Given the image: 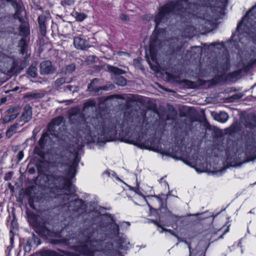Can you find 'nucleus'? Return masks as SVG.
<instances>
[{
  "instance_id": "f257e3e1",
  "label": "nucleus",
  "mask_w": 256,
  "mask_h": 256,
  "mask_svg": "<svg viewBox=\"0 0 256 256\" xmlns=\"http://www.w3.org/2000/svg\"><path fill=\"white\" fill-rule=\"evenodd\" d=\"M194 4H188V0H178L176 3L170 2L160 8L154 18L156 28L162 24L166 23L174 14L184 16L196 13Z\"/></svg>"
},
{
  "instance_id": "f03ea898",
  "label": "nucleus",
  "mask_w": 256,
  "mask_h": 256,
  "mask_svg": "<svg viewBox=\"0 0 256 256\" xmlns=\"http://www.w3.org/2000/svg\"><path fill=\"white\" fill-rule=\"evenodd\" d=\"M47 180L49 184H53L54 186L60 190H65L69 192L74 191V187L68 178L60 176L48 174Z\"/></svg>"
},
{
  "instance_id": "7ed1b4c3",
  "label": "nucleus",
  "mask_w": 256,
  "mask_h": 256,
  "mask_svg": "<svg viewBox=\"0 0 256 256\" xmlns=\"http://www.w3.org/2000/svg\"><path fill=\"white\" fill-rule=\"evenodd\" d=\"M251 20V18L246 15L243 20L238 25L237 30L241 33L249 34L250 32H253L252 30H255L256 28V24L255 22L252 23Z\"/></svg>"
},
{
  "instance_id": "20e7f679",
  "label": "nucleus",
  "mask_w": 256,
  "mask_h": 256,
  "mask_svg": "<svg viewBox=\"0 0 256 256\" xmlns=\"http://www.w3.org/2000/svg\"><path fill=\"white\" fill-rule=\"evenodd\" d=\"M108 70L112 72L115 76L112 77L114 82L120 86H124L126 84V80L120 75L125 74L124 70L112 66H107Z\"/></svg>"
},
{
  "instance_id": "39448f33",
  "label": "nucleus",
  "mask_w": 256,
  "mask_h": 256,
  "mask_svg": "<svg viewBox=\"0 0 256 256\" xmlns=\"http://www.w3.org/2000/svg\"><path fill=\"white\" fill-rule=\"evenodd\" d=\"M64 118L58 116L54 118L48 126V130L50 134L57 138H60L61 135V128L60 126L63 122Z\"/></svg>"
},
{
  "instance_id": "423d86ee",
  "label": "nucleus",
  "mask_w": 256,
  "mask_h": 256,
  "mask_svg": "<svg viewBox=\"0 0 256 256\" xmlns=\"http://www.w3.org/2000/svg\"><path fill=\"white\" fill-rule=\"evenodd\" d=\"M200 11L202 12V15L198 16L200 18L206 20L208 22H212V20L216 18V13L218 12V10H216V8H212V6H207L206 8L202 6L200 8Z\"/></svg>"
},
{
  "instance_id": "0eeeda50",
  "label": "nucleus",
  "mask_w": 256,
  "mask_h": 256,
  "mask_svg": "<svg viewBox=\"0 0 256 256\" xmlns=\"http://www.w3.org/2000/svg\"><path fill=\"white\" fill-rule=\"evenodd\" d=\"M82 128L85 127V129L84 130V136H80L78 140L80 144H78V147L84 146V144L88 142L93 136H96V134L91 130V128L90 125L86 124H82Z\"/></svg>"
},
{
  "instance_id": "6e6552de",
  "label": "nucleus",
  "mask_w": 256,
  "mask_h": 256,
  "mask_svg": "<svg viewBox=\"0 0 256 256\" xmlns=\"http://www.w3.org/2000/svg\"><path fill=\"white\" fill-rule=\"evenodd\" d=\"M56 70V68L50 60H45L40 63V72L41 75H48L54 74Z\"/></svg>"
},
{
  "instance_id": "1a4fd4ad",
  "label": "nucleus",
  "mask_w": 256,
  "mask_h": 256,
  "mask_svg": "<svg viewBox=\"0 0 256 256\" xmlns=\"http://www.w3.org/2000/svg\"><path fill=\"white\" fill-rule=\"evenodd\" d=\"M80 248L82 250V254L88 256H94L96 251L98 250L96 248L94 243L93 242L92 244L90 242H88L86 244L82 245Z\"/></svg>"
},
{
  "instance_id": "9d476101",
  "label": "nucleus",
  "mask_w": 256,
  "mask_h": 256,
  "mask_svg": "<svg viewBox=\"0 0 256 256\" xmlns=\"http://www.w3.org/2000/svg\"><path fill=\"white\" fill-rule=\"evenodd\" d=\"M7 114L3 118V122L4 124L8 123L14 120L19 114V109L17 108H9L6 111Z\"/></svg>"
},
{
  "instance_id": "9b49d317",
  "label": "nucleus",
  "mask_w": 256,
  "mask_h": 256,
  "mask_svg": "<svg viewBox=\"0 0 256 256\" xmlns=\"http://www.w3.org/2000/svg\"><path fill=\"white\" fill-rule=\"evenodd\" d=\"M70 118L72 122H80V120H82L83 118L80 113V110L78 108H72L70 112Z\"/></svg>"
},
{
  "instance_id": "f8f14e48",
  "label": "nucleus",
  "mask_w": 256,
  "mask_h": 256,
  "mask_svg": "<svg viewBox=\"0 0 256 256\" xmlns=\"http://www.w3.org/2000/svg\"><path fill=\"white\" fill-rule=\"evenodd\" d=\"M9 62H11L10 58L0 52V71L5 72L8 70Z\"/></svg>"
},
{
  "instance_id": "ddd939ff",
  "label": "nucleus",
  "mask_w": 256,
  "mask_h": 256,
  "mask_svg": "<svg viewBox=\"0 0 256 256\" xmlns=\"http://www.w3.org/2000/svg\"><path fill=\"white\" fill-rule=\"evenodd\" d=\"M32 117V108L28 104L25 106L23 112L20 116V120L25 122H28Z\"/></svg>"
},
{
  "instance_id": "4468645a",
  "label": "nucleus",
  "mask_w": 256,
  "mask_h": 256,
  "mask_svg": "<svg viewBox=\"0 0 256 256\" xmlns=\"http://www.w3.org/2000/svg\"><path fill=\"white\" fill-rule=\"evenodd\" d=\"M74 46L80 50H84L87 46L86 41L81 37H76L74 40Z\"/></svg>"
},
{
  "instance_id": "2eb2a0df",
  "label": "nucleus",
  "mask_w": 256,
  "mask_h": 256,
  "mask_svg": "<svg viewBox=\"0 0 256 256\" xmlns=\"http://www.w3.org/2000/svg\"><path fill=\"white\" fill-rule=\"evenodd\" d=\"M50 138L46 133L44 134L38 141V144L41 148H44V146L50 143Z\"/></svg>"
},
{
  "instance_id": "dca6fc26",
  "label": "nucleus",
  "mask_w": 256,
  "mask_h": 256,
  "mask_svg": "<svg viewBox=\"0 0 256 256\" xmlns=\"http://www.w3.org/2000/svg\"><path fill=\"white\" fill-rule=\"evenodd\" d=\"M214 118L216 120L224 123L228 120V116L226 112H222L219 114H216Z\"/></svg>"
},
{
  "instance_id": "f3484780",
  "label": "nucleus",
  "mask_w": 256,
  "mask_h": 256,
  "mask_svg": "<svg viewBox=\"0 0 256 256\" xmlns=\"http://www.w3.org/2000/svg\"><path fill=\"white\" fill-rule=\"evenodd\" d=\"M18 124H16L11 126L6 131V136L8 138H11L14 134H16L18 127Z\"/></svg>"
},
{
  "instance_id": "a211bd4d",
  "label": "nucleus",
  "mask_w": 256,
  "mask_h": 256,
  "mask_svg": "<svg viewBox=\"0 0 256 256\" xmlns=\"http://www.w3.org/2000/svg\"><path fill=\"white\" fill-rule=\"evenodd\" d=\"M27 72L32 78H35L37 76L36 64H32L28 69Z\"/></svg>"
},
{
  "instance_id": "6ab92c4d",
  "label": "nucleus",
  "mask_w": 256,
  "mask_h": 256,
  "mask_svg": "<svg viewBox=\"0 0 256 256\" xmlns=\"http://www.w3.org/2000/svg\"><path fill=\"white\" fill-rule=\"evenodd\" d=\"M180 242H184L186 244L188 245L190 252L189 256H200V254L196 250H192L190 244L188 243L187 242L182 240H180Z\"/></svg>"
},
{
  "instance_id": "aec40b11",
  "label": "nucleus",
  "mask_w": 256,
  "mask_h": 256,
  "mask_svg": "<svg viewBox=\"0 0 256 256\" xmlns=\"http://www.w3.org/2000/svg\"><path fill=\"white\" fill-rule=\"evenodd\" d=\"M95 105V102L93 100H88L87 102L84 103L83 106L84 111H86L89 108H92Z\"/></svg>"
},
{
  "instance_id": "412c9836",
  "label": "nucleus",
  "mask_w": 256,
  "mask_h": 256,
  "mask_svg": "<svg viewBox=\"0 0 256 256\" xmlns=\"http://www.w3.org/2000/svg\"><path fill=\"white\" fill-rule=\"evenodd\" d=\"M68 82L66 80V78H61L56 80L54 82V85L56 87H59L63 84Z\"/></svg>"
},
{
  "instance_id": "4be33fe9",
  "label": "nucleus",
  "mask_w": 256,
  "mask_h": 256,
  "mask_svg": "<svg viewBox=\"0 0 256 256\" xmlns=\"http://www.w3.org/2000/svg\"><path fill=\"white\" fill-rule=\"evenodd\" d=\"M76 175V168L74 164H72L68 168V176L71 178H73Z\"/></svg>"
},
{
  "instance_id": "5701e85b",
  "label": "nucleus",
  "mask_w": 256,
  "mask_h": 256,
  "mask_svg": "<svg viewBox=\"0 0 256 256\" xmlns=\"http://www.w3.org/2000/svg\"><path fill=\"white\" fill-rule=\"evenodd\" d=\"M76 70V66L74 64H72L66 66L65 68L64 73L66 74H68Z\"/></svg>"
},
{
  "instance_id": "b1692460",
  "label": "nucleus",
  "mask_w": 256,
  "mask_h": 256,
  "mask_svg": "<svg viewBox=\"0 0 256 256\" xmlns=\"http://www.w3.org/2000/svg\"><path fill=\"white\" fill-rule=\"evenodd\" d=\"M44 148H41V147L38 148L36 146L34 150V153L38 154L40 158H44V152L42 150Z\"/></svg>"
},
{
  "instance_id": "393cba45",
  "label": "nucleus",
  "mask_w": 256,
  "mask_h": 256,
  "mask_svg": "<svg viewBox=\"0 0 256 256\" xmlns=\"http://www.w3.org/2000/svg\"><path fill=\"white\" fill-rule=\"evenodd\" d=\"M12 6L16 9V13H15V15H14V18H18L20 20V18H19L18 17V15H19V12H20V4L15 2H12Z\"/></svg>"
},
{
  "instance_id": "a878e982",
  "label": "nucleus",
  "mask_w": 256,
  "mask_h": 256,
  "mask_svg": "<svg viewBox=\"0 0 256 256\" xmlns=\"http://www.w3.org/2000/svg\"><path fill=\"white\" fill-rule=\"evenodd\" d=\"M42 256H56V252L50 250H44L42 252Z\"/></svg>"
},
{
  "instance_id": "bb28decb",
  "label": "nucleus",
  "mask_w": 256,
  "mask_h": 256,
  "mask_svg": "<svg viewBox=\"0 0 256 256\" xmlns=\"http://www.w3.org/2000/svg\"><path fill=\"white\" fill-rule=\"evenodd\" d=\"M76 18L77 20L78 21H82L86 18V15L84 13H76Z\"/></svg>"
},
{
  "instance_id": "cd10ccee",
  "label": "nucleus",
  "mask_w": 256,
  "mask_h": 256,
  "mask_svg": "<svg viewBox=\"0 0 256 256\" xmlns=\"http://www.w3.org/2000/svg\"><path fill=\"white\" fill-rule=\"evenodd\" d=\"M20 34H22L23 36H26L28 34V32L26 26H20Z\"/></svg>"
},
{
  "instance_id": "c85d7f7f",
  "label": "nucleus",
  "mask_w": 256,
  "mask_h": 256,
  "mask_svg": "<svg viewBox=\"0 0 256 256\" xmlns=\"http://www.w3.org/2000/svg\"><path fill=\"white\" fill-rule=\"evenodd\" d=\"M25 44V40L24 38H22L19 42V46H22L21 53L22 54H24V52Z\"/></svg>"
},
{
  "instance_id": "c756f323",
  "label": "nucleus",
  "mask_w": 256,
  "mask_h": 256,
  "mask_svg": "<svg viewBox=\"0 0 256 256\" xmlns=\"http://www.w3.org/2000/svg\"><path fill=\"white\" fill-rule=\"evenodd\" d=\"M39 26L41 34L42 36H45L46 34V26L45 24H40Z\"/></svg>"
},
{
  "instance_id": "7c9ffc66",
  "label": "nucleus",
  "mask_w": 256,
  "mask_h": 256,
  "mask_svg": "<svg viewBox=\"0 0 256 256\" xmlns=\"http://www.w3.org/2000/svg\"><path fill=\"white\" fill-rule=\"evenodd\" d=\"M74 0H62V5L71 6L74 4Z\"/></svg>"
},
{
  "instance_id": "2f4dec72",
  "label": "nucleus",
  "mask_w": 256,
  "mask_h": 256,
  "mask_svg": "<svg viewBox=\"0 0 256 256\" xmlns=\"http://www.w3.org/2000/svg\"><path fill=\"white\" fill-rule=\"evenodd\" d=\"M112 88H113V86H112V85H108H108H106L105 86L99 88L98 89L97 92H98L100 90H112Z\"/></svg>"
},
{
  "instance_id": "473e14b6",
  "label": "nucleus",
  "mask_w": 256,
  "mask_h": 256,
  "mask_svg": "<svg viewBox=\"0 0 256 256\" xmlns=\"http://www.w3.org/2000/svg\"><path fill=\"white\" fill-rule=\"evenodd\" d=\"M46 18L44 16H40L38 17V24L39 25L43 24L45 23Z\"/></svg>"
},
{
  "instance_id": "72a5a7b5",
  "label": "nucleus",
  "mask_w": 256,
  "mask_h": 256,
  "mask_svg": "<svg viewBox=\"0 0 256 256\" xmlns=\"http://www.w3.org/2000/svg\"><path fill=\"white\" fill-rule=\"evenodd\" d=\"M24 154L22 151H20L18 154H17V158L18 159V162H20L24 158Z\"/></svg>"
},
{
  "instance_id": "f704fd0d",
  "label": "nucleus",
  "mask_w": 256,
  "mask_h": 256,
  "mask_svg": "<svg viewBox=\"0 0 256 256\" xmlns=\"http://www.w3.org/2000/svg\"><path fill=\"white\" fill-rule=\"evenodd\" d=\"M120 18L122 20H125V21H128L129 20V17L128 16L126 15V14H121L120 15Z\"/></svg>"
},
{
  "instance_id": "c9c22d12",
  "label": "nucleus",
  "mask_w": 256,
  "mask_h": 256,
  "mask_svg": "<svg viewBox=\"0 0 256 256\" xmlns=\"http://www.w3.org/2000/svg\"><path fill=\"white\" fill-rule=\"evenodd\" d=\"M166 232H168L169 233H170L171 234L174 236H176V238H178V239L179 240L180 238H179L178 237V236L174 232H173V230H170V229H167L166 230Z\"/></svg>"
},
{
  "instance_id": "e433bc0d",
  "label": "nucleus",
  "mask_w": 256,
  "mask_h": 256,
  "mask_svg": "<svg viewBox=\"0 0 256 256\" xmlns=\"http://www.w3.org/2000/svg\"><path fill=\"white\" fill-rule=\"evenodd\" d=\"M39 95L40 94H38L34 93V94H31L30 95H29L28 96H31L34 98H38Z\"/></svg>"
},
{
  "instance_id": "4c0bfd02",
  "label": "nucleus",
  "mask_w": 256,
  "mask_h": 256,
  "mask_svg": "<svg viewBox=\"0 0 256 256\" xmlns=\"http://www.w3.org/2000/svg\"><path fill=\"white\" fill-rule=\"evenodd\" d=\"M228 60L226 59L224 61V64L222 66V69L226 68L228 67Z\"/></svg>"
},
{
  "instance_id": "58836bf2",
  "label": "nucleus",
  "mask_w": 256,
  "mask_h": 256,
  "mask_svg": "<svg viewBox=\"0 0 256 256\" xmlns=\"http://www.w3.org/2000/svg\"><path fill=\"white\" fill-rule=\"evenodd\" d=\"M152 222L158 228H162V226L156 220H152Z\"/></svg>"
},
{
  "instance_id": "ea45409f",
  "label": "nucleus",
  "mask_w": 256,
  "mask_h": 256,
  "mask_svg": "<svg viewBox=\"0 0 256 256\" xmlns=\"http://www.w3.org/2000/svg\"><path fill=\"white\" fill-rule=\"evenodd\" d=\"M162 228V230L160 231V233L163 232H166L167 229L165 228L162 226V228Z\"/></svg>"
},
{
  "instance_id": "a19ab883",
  "label": "nucleus",
  "mask_w": 256,
  "mask_h": 256,
  "mask_svg": "<svg viewBox=\"0 0 256 256\" xmlns=\"http://www.w3.org/2000/svg\"><path fill=\"white\" fill-rule=\"evenodd\" d=\"M66 88L68 89V90H70V91H72V86H66Z\"/></svg>"
},
{
  "instance_id": "79ce46f5",
  "label": "nucleus",
  "mask_w": 256,
  "mask_h": 256,
  "mask_svg": "<svg viewBox=\"0 0 256 256\" xmlns=\"http://www.w3.org/2000/svg\"><path fill=\"white\" fill-rule=\"evenodd\" d=\"M119 54L120 56H122V54L128 55V54L124 52H120Z\"/></svg>"
},
{
  "instance_id": "37998d69",
  "label": "nucleus",
  "mask_w": 256,
  "mask_h": 256,
  "mask_svg": "<svg viewBox=\"0 0 256 256\" xmlns=\"http://www.w3.org/2000/svg\"><path fill=\"white\" fill-rule=\"evenodd\" d=\"M188 82H190V86L191 88H192V87H193V84H193L192 82H188Z\"/></svg>"
},
{
  "instance_id": "c03bdc74",
  "label": "nucleus",
  "mask_w": 256,
  "mask_h": 256,
  "mask_svg": "<svg viewBox=\"0 0 256 256\" xmlns=\"http://www.w3.org/2000/svg\"><path fill=\"white\" fill-rule=\"evenodd\" d=\"M115 226H116V228L117 229V231L118 232V230H119V226H118L117 224H115Z\"/></svg>"
},
{
  "instance_id": "a18cd8bd",
  "label": "nucleus",
  "mask_w": 256,
  "mask_h": 256,
  "mask_svg": "<svg viewBox=\"0 0 256 256\" xmlns=\"http://www.w3.org/2000/svg\"><path fill=\"white\" fill-rule=\"evenodd\" d=\"M80 201L79 200H75L73 202L74 204L78 203Z\"/></svg>"
},
{
  "instance_id": "49530a36",
  "label": "nucleus",
  "mask_w": 256,
  "mask_h": 256,
  "mask_svg": "<svg viewBox=\"0 0 256 256\" xmlns=\"http://www.w3.org/2000/svg\"><path fill=\"white\" fill-rule=\"evenodd\" d=\"M32 218H34V222H36V218H35L36 217L35 215H32Z\"/></svg>"
},
{
  "instance_id": "de8ad7c7",
  "label": "nucleus",
  "mask_w": 256,
  "mask_h": 256,
  "mask_svg": "<svg viewBox=\"0 0 256 256\" xmlns=\"http://www.w3.org/2000/svg\"><path fill=\"white\" fill-rule=\"evenodd\" d=\"M18 87H16V88H14V89L12 90L13 91H16V90H18Z\"/></svg>"
},
{
  "instance_id": "09e8293b",
  "label": "nucleus",
  "mask_w": 256,
  "mask_h": 256,
  "mask_svg": "<svg viewBox=\"0 0 256 256\" xmlns=\"http://www.w3.org/2000/svg\"><path fill=\"white\" fill-rule=\"evenodd\" d=\"M126 223L128 224V226L130 225V224L129 222H126Z\"/></svg>"
},
{
  "instance_id": "8fccbe9b",
  "label": "nucleus",
  "mask_w": 256,
  "mask_h": 256,
  "mask_svg": "<svg viewBox=\"0 0 256 256\" xmlns=\"http://www.w3.org/2000/svg\"><path fill=\"white\" fill-rule=\"evenodd\" d=\"M68 102H69L71 103V102H73V100H68Z\"/></svg>"
},
{
  "instance_id": "3c124183",
  "label": "nucleus",
  "mask_w": 256,
  "mask_h": 256,
  "mask_svg": "<svg viewBox=\"0 0 256 256\" xmlns=\"http://www.w3.org/2000/svg\"><path fill=\"white\" fill-rule=\"evenodd\" d=\"M150 50L152 49V44H150Z\"/></svg>"
},
{
  "instance_id": "603ef678",
  "label": "nucleus",
  "mask_w": 256,
  "mask_h": 256,
  "mask_svg": "<svg viewBox=\"0 0 256 256\" xmlns=\"http://www.w3.org/2000/svg\"><path fill=\"white\" fill-rule=\"evenodd\" d=\"M2 138V136H1V134H0V139L1 138Z\"/></svg>"
}]
</instances>
